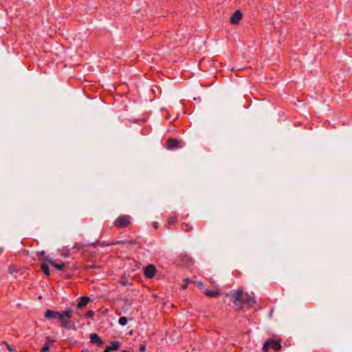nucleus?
Wrapping results in <instances>:
<instances>
[{"label": "nucleus", "instance_id": "nucleus-1", "mask_svg": "<svg viewBox=\"0 0 352 352\" xmlns=\"http://www.w3.org/2000/svg\"><path fill=\"white\" fill-rule=\"evenodd\" d=\"M73 311L71 309H67V310L58 312L54 311L51 309H47L45 313V318H58L59 319L61 326L65 329H71V322L70 319L72 316Z\"/></svg>", "mask_w": 352, "mask_h": 352}, {"label": "nucleus", "instance_id": "nucleus-2", "mask_svg": "<svg viewBox=\"0 0 352 352\" xmlns=\"http://www.w3.org/2000/svg\"><path fill=\"white\" fill-rule=\"evenodd\" d=\"M131 223V217L129 215H122L116 219L114 226L118 228L128 227Z\"/></svg>", "mask_w": 352, "mask_h": 352}, {"label": "nucleus", "instance_id": "nucleus-3", "mask_svg": "<svg viewBox=\"0 0 352 352\" xmlns=\"http://www.w3.org/2000/svg\"><path fill=\"white\" fill-rule=\"evenodd\" d=\"M281 344L278 340H267L263 346V352H267L270 349H272L276 351L280 349Z\"/></svg>", "mask_w": 352, "mask_h": 352}, {"label": "nucleus", "instance_id": "nucleus-4", "mask_svg": "<svg viewBox=\"0 0 352 352\" xmlns=\"http://www.w3.org/2000/svg\"><path fill=\"white\" fill-rule=\"evenodd\" d=\"M234 303L243 304L248 302V295L244 294L243 291H235L232 294Z\"/></svg>", "mask_w": 352, "mask_h": 352}, {"label": "nucleus", "instance_id": "nucleus-5", "mask_svg": "<svg viewBox=\"0 0 352 352\" xmlns=\"http://www.w3.org/2000/svg\"><path fill=\"white\" fill-rule=\"evenodd\" d=\"M156 273L155 267L153 265H148L144 269V276L148 278H152L154 277Z\"/></svg>", "mask_w": 352, "mask_h": 352}, {"label": "nucleus", "instance_id": "nucleus-6", "mask_svg": "<svg viewBox=\"0 0 352 352\" xmlns=\"http://www.w3.org/2000/svg\"><path fill=\"white\" fill-rule=\"evenodd\" d=\"M243 15L240 10H236L234 12V13L232 15L230 19V22L232 24H238L240 21V20L242 19Z\"/></svg>", "mask_w": 352, "mask_h": 352}, {"label": "nucleus", "instance_id": "nucleus-7", "mask_svg": "<svg viewBox=\"0 0 352 352\" xmlns=\"http://www.w3.org/2000/svg\"><path fill=\"white\" fill-rule=\"evenodd\" d=\"M166 147L168 149L174 150L181 146H179V142L177 140L170 138L167 141Z\"/></svg>", "mask_w": 352, "mask_h": 352}, {"label": "nucleus", "instance_id": "nucleus-8", "mask_svg": "<svg viewBox=\"0 0 352 352\" xmlns=\"http://www.w3.org/2000/svg\"><path fill=\"white\" fill-rule=\"evenodd\" d=\"M44 259L46 260L52 266H53L54 267H55L56 269H57L58 270L62 271L64 270V268L65 267V263H62L58 264L56 262H54V261L53 259L50 258L49 256L45 257Z\"/></svg>", "mask_w": 352, "mask_h": 352}, {"label": "nucleus", "instance_id": "nucleus-9", "mask_svg": "<svg viewBox=\"0 0 352 352\" xmlns=\"http://www.w3.org/2000/svg\"><path fill=\"white\" fill-rule=\"evenodd\" d=\"M90 342L98 346H101L103 344V341L96 333H91L90 335Z\"/></svg>", "mask_w": 352, "mask_h": 352}, {"label": "nucleus", "instance_id": "nucleus-10", "mask_svg": "<svg viewBox=\"0 0 352 352\" xmlns=\"http://www.w3.org/2000/svg\"><path fill=\"white\" fill-rule=\"evenodd\" d=\"M120 347V344L118 341L111 342V344L106 347L103 352H111V351H116Z\"/></svg>", "mask_w": 352, "mask_h": 352}, {"label": "nucleus", "instance_id": "nucleus-11", "mask_svg": "<svg viewBox=\"0 0 352 352\" xmlns=\"http://www.w3.org/2000/svg\"><path fill=\"white\" fill-rule=\"evenodd\" d=\"M90 301V298L87 296H82L80 298V301L78 302L77 305V307L78 309H82L84 307H85L88 302Z\"/></svg>", "mask_w": 352, "mask_h": 352}, {"label": "nucleus", "instance_id": "nucleus-12", "mask_svg": "<svg viewBox=\"0 0 352 352\" xmlns=\"http://www.w3.org/2000/svg\"><path fill=\"white\" fill-rule=\"evenodd\" d=\"M205 294L208 297H217L219 295V292L217 290L214 289H206L205 291Z\"/></svg>", "mask_w": 352, "mask_h": 352}, {"label": "nucleus", "instance_id": "nucleus-13", "mask_svg": "<svg viewBox=\"0 0 352 352\" xmlns=\"http://www.w3.org/2000/svg\"><path fill=\"white\" fill-rule=\"evenodd\" d=\"M41 268L45 275L49 276L50 274L49 266L47 263H41Z\"/></svg>", "mask_w": 352, "mask_h": 352}, {"label": "nucleus", "instance_id": "nucleus-14", "mask_svg": "<svg viewBox=\"0 0 352 352\" xmlns=\"http://www.w3.org/2000/svg\"><path fill=\"white\" fill-rule=\"evenodd\" d=\"M182 229L183 231L184 232H189L190 230H192V227L190 224L189 223H184L182 225Z\"/></svg>", "mask_w": 352, "mask_h": 352}, {"label": "nucleus", "instance_id": "nucleus-15", "mask_svg": "<svg viewBox=\"0 0 352 352\" xmlns=\"http://www.w3.org/2000/svg\"><path fill=\"white\" fill-rule=\"evenodd\" d=\"M177 217L176 215H175L173 217H170L168 219V223L169 225L175 224V223H177Z\"/></svg>", "mask_w": 352, "mask_h": 352}, {"label": "nucleus", "instance_id": "nucleus-16", "mask_svg": "<svg viewBox=\"0 0 352 352\" xmlns=\"http://www.w3.org/2000/svg\"><path fill=\"white\" fill-rule=\"evenodd\" d=\"M128 320L126 317H120L118 320V322L121 326H124L127 324Z\"/></svg>", "mask_w": 352, "mask_h": 352}, {"label": "nucleus", "instance_id": "nucleus-17", "mask_svg": "<svg viewBox=\"0 0 352 352\" xmlns=\"http://www.w3.org/2000/svg\"><path fill=\"white\" fill-rule=\"evenodd\" d=\"M190 280L188 278H186L184 280L185 283L182 285V288L183 289H186L188 287V284L190 283Z\"/></svg>", "mask_w": 352, "mask_h": 352}, {"label": "nucleus", "instance_id": "nucleus-18", "mask_svg": "<svg viewBox=\"0 0 352 352\" xmlns=\"http://www.w3.org/2000/svg\"><path fill=\"white\" fill-rule=\"evenodd\" d=\"M50 349L49 346L47 344H45L41 349V352H47Z\"/></svg>", "mask_w": 352, "mask_h": 352}, {"label": "nucleus", "instance_id": "nucleus-19", "mask_svg": "<svg viewBox=\"0 0 352 352\" xmlns=\"http://www.w3.org/2000/svg\"><path fill=\"white\" fill-rule=\"evenodd\" d=\"M94 311L91 310H89L87 312L86 316L88 318H92L94 316Z\"/></svg>", "mask_w": 352, "mask_h": 352}, {"label": "nucleus", "instance_id": "nucleus-20", "mask_svg": "<svg viewBox=\"0 0 352 352\" xmlns=\"http://www.w3.org/2000/svg\"><path fill=\"white\" fill-rule=\"evenodd\" d=\"M140 350L141 351H144L146 350V346L145 345H141L140 347Z\"/></svg>", "mask_w": 352, "mask_h": 352}, {"label": "nucleus", "instance_id": "nucleus-21", "mask_svg": "<svg viewBox=\"0 0 352 352\" xmlns=\"http://www.w3.org/2000/svg\"><path fill=\"white\" fill-rule=\"evenodd\" d=\"M123 243V241H115V242H113V243H112L111 244V245H116V244H120V243Z\"/></svg>", "mask_w": 352, "mask_h": 352}, {"label": "nucleus", "instance_id": "nucleus-22", "mask_svg": "<svg viewBox=\"0 0 352 352\" xmlns=\"http://www.w3.org/2000/svg\"><path fill=\"white\" fill-rule=\"evenodd\" d=\"M6 346H7V348L10 351H12V349L10 347V346L8 344H6Z\"/></svg>", "mask_w": 352, "mask_h": 352}, {"label": "nucleus", "instance_id": "nucleus-23", "mask_svg": "<svg viewBox=\"0 0 352 352\" xmlns=\"http://www.w3.org/2000/svg\"><path fill=\"white\" fill-rule=\"evenodd\" d=\"M153 226H154V228L155 229H157L158 228V223H154Z\"/></svg>", "mask_w": 352, "mask_h": 352}, {"label": "nucleus", "instance_id": "nucleus-24", "mask_svg": "<svg viewBox=\"0 0 352 352\" xmlns=\"http://www.w3.org/2000/svg\"><path fill=\"white\" fill-rule=\"evenodd\" d=\"M64 257H68L69 256V253H63L62 254Z\"/></svg>", "mask_w": 352, "mask_h": 352}]
</instances>
